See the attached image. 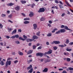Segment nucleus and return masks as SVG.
<instances>
[{
    "mask_svg": "<svg viewBox=\"0 0 73 73\" xmlns=\"http://www.w3.org/2000/svg\"><path fill=\"white\" fill-rule=\"evenodd\" d=\"M33 40H37V39H38V37L36 35H34L33 36Z\"/></svg>",
    "mask_w": 73,
    "mask_h": 73,
    "instance_id": "obj_4",
    "label": "nucleus"
},
{
    "mask_svg": "<svg viewBox=\"0 0 73 73\" xmlns=\"http://www.w3.org/2000/svg\"><path fill=\"white\" fill-rule=\"evenodd\" d=\"M42 48V47H41V46H40L37 49H38V50L39 49H41Z\"/></svg>",
    "mask_w": 73,
    "mask_h": 73,
    "instance_id": "obj_48",
    "label": "nucleus"
},
{
    "mask_svg": "<svg viewBox=\"0 0 73 73\" xmlns=\"http://www.w3.org/2000/svg\"><path fill=\"white\" fill-rule=\"evenodd\" d=\"M52 50H49V51H48L47 52H46L44 53V55L46 54H51L52 53Z\"/></svg>",
    "mask_w": 73,
    "mask_h": 73,
    "instance_id": "obj_3",
    "label": "nucleus"
},
{
    "mask_svg": "<svg viewBox=\"0 0 73 73\" xmlns=\"http://www.w3.org/2000/svg\"><path fill=\"white\" fill-rule=\"evenodd\" d=\"M18 54H19V55H20V56H23V53L22 52H21L20 51H19L18 52Z\"/></svg>",
    "mask_w": 73,
    "mask_h": 73,
    "instance_id": "obj_14",
    "label": "nucleus"
},
{
    "mask_svg": "<svg viewBox=\"0 0 73 73\" xmlns=\"http://www.w3.org/2000/svg\"><path fill=\"white\" fill-rule=\"evenodd\" d=\"M69 40L68 39H66V44H69Z\"/></svg>",
    "mask_w": 73,
    "mask_h": 73,
    "instance_id": "obj_34",
    "label": "nucleus"
},
{
    "mask_svg": "<svg viewBox=\"0 0 73 73\" xmlns=\"http://www.w3.org/2000/svg\"><path fill=\"white\" fill-rule=\"evenodd\" d=\"M73 45V42H71L69 43V45Z\"/></svg>",
    "mask_w": 73,
    "mask_h": 73,
    "instance_id": "obj_50",
    "label": "nucleus"
},
{
    "mask_svg": "<svg viewBox=\"0 0 73 73\" xmlns=\"http://www.w3.org/2000/svg\"><path fill=\"white\" fill-rule=\"evenodd\" d=\"M60 33H64V32H65L66 31L65 29H61L60 30Z\"/></svg>",
    "mask_w": 73,
    "mask_h": 73,
    "instance_id": "obj_19",
    "label": "nucleus"
},
{
    "mask_svg": "<svg viewBox=\"0 0 73 73\" xmlns=\"http://www.w3.org/2000/svg\"><path fill=\"white\" fill-rule=\"evenodd\" d=\"M15 9L17 11H19L20 10V6H18L15 8Z\"/></svg>",
    "mask_w": 73,
    "mask_h": 73,
    "instance_id": "obj_12",
    "label": "nucleus"
},
{
    "mask_svg": "<svg viewBox=\"0 0 73 73\" xmlns=\"http://www.w3.org/2000/svg\"><path fill=\"white\" fill-rule=\"evenodd\" d=\"M33 26L34 27V29H36L37 28V25L36 24H34L33 25Z\"/></svg>",
    "mask_w": 73,
    "mask_h": 73,
    "instance_id": "obj_6",
    "label": "nucleus"
},
{
    "mask_svg": "<svg viewBox=\"0 0 73 73\" xmlns=\"http://www.w3.org/2000/svg\"><path fill=\"white\" fill-rule=\"evenodd\" d=\"M6 16V15L5 14H2L1 15V17H5Z\"/></svg>",
    "mask_w": 73,
    "mask_h": 73,
    "instance_id": "obj_49",
    "label": "nucleus"
},
{
    "mask_svg": "<svg viewBox=\"0 0 73 73\" xmlns=\"http://www.w3.org/2000/svg\"><path fill=\"white\" fill-rule=\"evenodd\" d=\"M53 48L55 50H57L58 48L56 46H54L53 47Z\"/></svg>",
    "mask_w": 73,
    "mask_h": 73,
    "instance_id": "obj_33",
    "label": "nucleus"
},
{
    "mask_svg": "<svg viewBox=\"0 0 73 73\" xmlns=\"http://www.w3.org/2000/svg\"><path fill=\"white\" fill-rule=\"evenodd\" d=\"M8 30L9 32H10V31H11L12 30V29L11 28L8 29Z\"/></svg>",
    "mask_w": 73,
    "mask_h": 73,
    "instance_id": "obj_46",
    "label": "nucleus"
},
{
    "mask_svg": "<svg viewBox=\"0 0 73 73\" xmlns=\"http://www.w3.org/2000/svg\"><path fill=\"white\" fill-rule=\"evenodd\" d=\"M54 42L55 44H59L60 43V41H54Z\"/></svg>",
    "mask_w": 73,
    "mask_h": 73,
    "instance_id": "obj_9",
    "label": "nucleus"
},
{
    "mask_svg": "<svg viewBox=\"0 0 73 73\" xmlns=\"http://www.w3.org/2000/svg\"><path fill=\"white\" fill-rule=\"evenodd\" d=\"M29 21H25L24 22V23H25V24H29Z\"/></svg>",
    "mask_w": 73,
    "mask_h": 73,
    "instance_id": "obj_31",
    "label": "nucleus"
},
{
    "mask_svg": "<svg viewBox=\"0 0 73 73\" xmlns=\"http://www.w3.org/2000/svg\"><path fill=\"white\" fill-rule=\"evenodd\" d=\"M40 32L38 31L36 33V35L37 36H40Z\"/></svg>",
    "mask_w": 73,
    "mask_h": 73,
    "instance_id": "obj_30",
    "label": "nucleus"
},
{
    "mask_svg": "<svg viewBox=\"0 0 73 73\" xmlns=\"http://www.w3.org/2000/svg\"><path fill=\"white\" fill-rule=\"evenodd\" d=\"M48 23H49V24H52V21H48Z\"/></svg>",
    "mask_w": 73,
    "mask_h": 73,
    "instance_id": "obj_59",
    "label": "nucleus"
},
{
    "mask_svg": "<svg viewBox=\"0 0 73 73\" xmlns=\"http://www.w3.org/2000/svg\"><path fill=\"white\" fill-rule=\"evenodd\" d=\"M43 55H44L43 53H40V57H42V56H43Z\"/></svg>",
    "mask_w": 73,
    "mask_h": 73,
    "instance_id": "obj_41",
    "label": "nucleus"
},
{
    "mask_svg": "<svg viewBox=\"0 0 73 73\" xmlns=\"http://www.w3.org/2000/svg\"><path fill=\"white\" fill-rule=\"evenodd\" d=\"M66 50L67 51H68L69 52H70V51H72V49L71 48L68 49V48H67L66 49Z\"/></svg>",
    "mask_w": 73,
    "mask_h": 73,
    "instance_id": "obj_27",
    "label": "nucleus"
},
{
    "mask_svg": "<svg viewBox=\"0 0 73 73\" xmlns=\"http://www.w3.org/2000/svg\"><path fill=\"white\" fill-rule=\"evenodd\" d=\"M17 32V30H16V29H15V30H14L11 33V35H13V34H15V33H16Z\"/></svg>",
    "mask_w": 73,
    "mask_h": 73,
    "instance_id": "obj_10",
    "label": "nucleus"
},
{
    "mask_svg": "<svg viewBox=\"0 0 73 73\" xmlns=\"http://www.w3.org/2000/svg\"><path fill=\"white\" fill-rule=\"evenodd\" d=\"M23 37L25 38V39H27V36H25V35H23Z\"/></svg>",
    "mask_w": 73,
    "mask_h": 73,
    "instance_id": "obj_39",
    "label": "nucleus"
},
{
    "mask_svg": "<svg viewBox=\"0 0 73 73\" xmlns=\"http://www.w3.org/2000/svg\"><path fill=\"white\" fill-rule=\"evenodd\" d=\"M17 62H18V61L17 60H16L14 61V63L15 64H16Z\"/></svg>",
    "mask_w": 73,
    "mask_h": 73,
    "instance_id": "obj_52",
    "label": "nucleus"
},
{
    "mask_svg": "<svg viewBox=\"0 0 73 73\" xmlns=\"http://www.w3.org/2000/svg\"><path fill=\"white\" fill-rule=\"evenodd\" d=\"M64 29H66V30H68V31H71V29L68 28V27L66 26H65L64 27Z\"/></svg>",
    "mask_w": 73,
    "mask_h": 73,
    "instance_id": "obj_16",
    "label": "nucleus"
},
{
    "mask_svg": "<svg viewBox=\"0 0 73 73\" xmlns=\"http://www.w3.org/2000/svg\"><path fill=\"white\" fill-rule=\"evenodd\" d=\"M8 60H11V58H7V60L5 63V67H8V65H10L11 64V61L9 60L8 61Z\"/></svg>",
    "mask_w": 73,
    "mask_h": 73,
    "instance_id": "obj_1",
    "label": "nucleus"
},
{
    "mask_svg": "<svg viewBox=\"0 0 73 73\" xmlns=\"http://www.w3.org/2000/svg\"><path fill=\"white\" fill-rule=\"evenodd\" d=\"M60 33H61V31H60V30H59L58 31L56 32V34H59Z\"/></svg>",
    "mask_w": 73,
    "mask_h": 73,
    "instance_id": "obj_36",
    "label": "nucleus"
},
{
    "mask_svg": "<svg viewBox=\"0 0 73 73\" xmlns=\"http://www.w3.org/2000/svg\"><path fill=\"white\" fill-rule=\"evenodd\" d=\"M46 44L47 45H49V42H46Z\"/></svg>",
    "mask_w": 73,
    "mask_h": 73,
    "instance_id": "obj_53",
    "label": "nucleus"
},
{
    "mask_svg": "<svg viewBox=\"0 0 73 73\" xmlns=\"http://www.w3.org/2000/svg\"><path fill=\"white\" fill-rule=\"evenodd\" d=\"M48 70V69L47 68H45L43 70V72H47Z\"/></svg>",
    "mask_w": 73,
    "mask_h": 73,
    "instance_id": "obj_13",
    "label": "nucleus"
},
{
    "mask_svg": "<svg viewBox=\"0 0 73 73\" xmlns=\"http://www.w3.org/2000/svg\"><path fill=\"white\" fill-rule=\"evenodd\" d=\"M15 43L17 44H20V42L18 41H15Z\"/></svg>",
    "mask_w": 73,
    "mask_h": 73,
    "instance_id": "obj_37",
    "label": "nucleus"
},
{
    "mask_svg": "<svg viewBox=\"0 0 73 73\" xmlns=\"http://www.w3.org/2000/svg\"><path fill=\"white\" fill-rule=\"evenodd\" d=\"M33 68H32L30 70L28 71V73H32V72H33Z\"/></svg>",
    "mask_w": 73,
    "mask_h": 73,
    "instance_id": "obj_24",
    "label": "nucleus"
},
{
    "mask_svg": "<svg viewBox=\"0 0 73 73\" xmlns=\"http://www.w3.org/2000/svg\"><path fill=\"white\" fill-rule=\"evenodd\" d=\"M70 60H71V59H70V58H66L67 61H68V62H69V61H70Z\"/></svg>",
    "mask_w": 73,
    "mask_h": 73,
    "instance_id": "obj_28",
    "label": "nucleus"
},
{
    "mask_svg": "<svg viewBox=\"0 0 73 73\" xmlns=\"http://www.w3.org/2000/svg\"><path fill=\"white\" fill-rule=\"evenodd\" d=\"M12 15H11L8 16V17L9 18H11L12 17Z\"/></svg>",
    "mask_w": 73,
    "mask_h": 73,
    "instance_id": "obj_55",
    "label": "nucleus"
},
{
    "mask_svg": "<svg viewBox=\"0 0 73 73\" xmlns=\"http://www.w3.org/2000/svg\"><path fill=\"white\" fill-rule=\"evenodd\" d=\"M52 33H48V34L47 35V36H48V37H51V36H52Z\"/></svg>",
    "mask_w": 73,
    "mask_h": 73,
    "instance_id": "obj_18",
    "label": "nucleus"
},
{
    "mask_svg": "<svg viewBox=\"0 0 73 73\" xmlns=\"http://www.w3.org/2000/svg\"><path fill=\"white\" fill-rule=\"evenodd\" d=\"M10 38H15V36H13L10 37Z\"/></svg>",
    "mask_w": 73,
    "mask_h": 73,
    "instance_id": "obj_51",
    "label": "nucleus"
},
{
    "mask_svg": "<svg viewBox=\"0 0 73 73\" xmlns=\"http://www.w3.org/2000/svg\"><path fill=\"white\" fill-rule=\"evenodd\" d=\"M48 27H51V26L50 24H48Z\"/></svg>",
    "mask_w": 73,
    "mask_h": 73,
    "instance_id": "obj_61",
    "label": "nucleus"
},
{
    "mask_svg": "<svg viewBox=\"0 0 73 73\" xmlns=\"http://www.w3.org/2000/svg\"><path fill=\"white\" fill-rule=\"evenodd\" d=\"M8 22H10V23H13V22H12V21H11L10 20H8Z\"/></svg>",
    "mask_w": 73,
    "mask_h": 73,
    "instance_id": "obj_63",
    "label": "nucleus"
},
{
    "mask_svg": "<svg viewBox=\"0 0 73 73\" xmlns=\"http://www.w3.org/2000/svg\"><path fill=\"white\" fill-rule=\"evenodd\" d=\"M19 36L18 35H15V37L17 38H19Z\"/></svg>",
    "mask_w": 73,
    "mask_h": 73,
    "instance_id": "obj_35",
    "label": "nucleus"
},
{
    "mask_svg": "<svg viewBox=\"0 0 73 73\" xmlns=\"http://www.w3.org/2000/svg\"><path fill=\"white\" fill-rule=\"evenodd\" d=\"M67 12H68L67 14L68 15H70V12L69 11H67Z\"/></svg>",
    "mask_w": 73,
    "mask_h": 73,
    "instance_id": "obj_62",
    "label": "nucleus"
},
{
    "mask_svg": "<svg viewBox=\"0 0 73 73\" xmlns=\"http://www.w3.org/2000/svg\"><path fill=\"white\" fill-rule=\"evenodd\" d=\"M58 29H57L56 28H55L54 29H53V30L52 31V33H54L55 32V31H57Z\"/></svg>",
    "mask_w": 73,
    "mask_h": 73,
    "instance_id": "obj_23",
    "label": "nucleus"
},
{
    "mask_svg": "<svg viewBox=\"0 0 73 73\" xmlns=\"http://www.w3.org/2000/svg\"><path fill=\"white\" fill-rule=\"evenodd\" d=\"M59 71H61V70H63V69L62 68H59L58 69Z\"/></svg>",
    "mask_w": 73,
    "mask_h": 73,
    "instance_id": "obj_54",
    "label": "nucleus"
},
{
    "mask_svg": "<svg viewBox=\"0 0 73 73\" xmlns=\"http://www.w3.org/2000/svg\"><path fill=\"white\" fill-rule=\"evenodd\" d=\"M1 64V65H4L5 64V63L3 62V61L2 60L0 62V64Z\"/></svg>",
    "mask_w": 73,
    "mask_h": 73,
    "instance_id": "obj_22",
    "label": "nucleus"
},
{
    "mask_svg": "<svg viewBox=\"0 0 73 73\" xmlns=\"http://www.w3.org/2000/svg\"><path fill=\"white\" fill-rule=\"evenodd\" d=\"M30 13L29 14V16L30 17H32V16H33V15H34V13H33V12H30Z\"/></svg>",
    "mask_w": 73,
    "mask_h": 73,
    "instance_id": "obj_7",
    "label": "nucleus"
},
{
    "mask_svg": "<svg viewBox=\"0 0 73 73\" xmlns=\"http://www.w3.org/2000/svg\"><path fill=\"white\" fill-rule=\"evenodd\" d=\"M33 41V40L32 39H27V42H31V41Z\"/></svg>",
    "mask_w": 73,
    "mask_h": 73,
    "instance_id": "obj_15",
    "label": "nucleus"
},
{
    "mask_svg": "<svg viewBox=\"0 0 73 73\" xmlns=\"http://www.w3.org/2000/svg\"><path fill=\"white\" fill-rule=\"evenodd\" d=\"M45 10V9L44 8L42 7L41 8H40L39 11H38V13H41L42 12H44Z\"/></svg>",
    "mask_w": 73,
    "mask_h": 73,
    "instance_id": "obj_2",
    "label": "nucleus"
},
{
    "mask_svg": "<svg viewBox=\"0 0 73 73\" xmlns=\"http://www.w3.org/2000/svg\"><path fill=\"white\" fill-rule=\"evenodd\" d=\"M32 52H33V50H30L27 52V54H31Z\"/></svg>",
    "mask_w": 73,
    "mask_h": 73,
    "instance_id": "obj_8",
    "label": "nucleus"
},
{
    "mask_svg": "<svg viewBox=\"0 0 73 73\" xmlns=\"http://www.w3.org/2000/svg\"><path fill=\"white\" fill-rule=\"evenodd\" d=\"M65 27V26L64 25H62L61 26V28H64V27Z\"/></svg>",
    "mask_w": 73,
    "mask_h": 73,
    "instance_id": "obj_58",
    "label": "nucleus"
},
{
    "mask_svg": "<svg viewBox=\"0 0 73 73\" xmlns=\"http://www.w3.org/2000/svg\"><path fill=\"white\" fill-rule=\"evenodd\" d=\"M51 61L50 59H47V60L45 61V62L46 63L48 62H50Z\"/></svg>",
    "mask_w": 73,
    "mask_h": 73,
    "instance_id": "obj_25",
    "label": "nucleus"
},
{
    "mask_svg": "<svg viewBox=\"0 0 73 73\" xmlns=\"http://www.w3.org/2000/svg\"><path fill=\"white\" fill-rule=\"evenodd\" d=\"M54 2L55 3H56V4H58L59 3V2H58V0H54Z\"/></svg>",
    "mask_w": 73,
    "mask_h": 73,
    "instance_id": "obj_32",
    "label": "nucleus"
},
{
    "mask_svg": "<svg viewBox=\"0 0 73 73\" xmlns=\"http://www.w3.org/2000/svg\"><path fill=\"white\" fill-rule=\"evenodd\" d=\"M68 69L70 70H73V68H72L71 67H69L68 68Z\"/></svg>",
    "mask_w": 73,
    "mask_h": 73,
    "instance_id": "obj_40",
    "label": "nucleus"
},
{
    "mask_svg": "<svg viewBox=\"0 0 73 73\" xmlns=\"http://www.w3.org/2000/svg\"><path fill=\"white\" fill-rule=\"evenodd\" d=\"M59 46L60 47H64L65 46H64V45L62 44V45H59Z\"/></svg>",
    "mask_w": 73,
    "mask_h": 73,
    "instance_id": "obj_47",
    "label": "nucleus"
},
{
    "mask_svg": "<svg viewBox=\"0 0 73 73\" xmlns=\"http://www.w3.org/2000/svg\"><path fill=\"white\" fill-rule=\"evenodd\" d=\"M0 28H1H1L3 27V25L1 23H0Z\"/></svg>",
    "mask_w": 73,
    "mask_h": 73,
    "instance_id": "obj_43",
    "label": "nucleus"
},
{
    "mask_svg": "<svg viewBox=\"0 0 73 73\" xmlns=\"http://www.w3.org/2000/svg\"><path fill=\"white\" fill-rule=\"evenodd\" d=\"M19 40H22V41H25V39L24 38H22L21 37H19Z\"/></svg>",
    "mask_w": 73,
    "mask_h": 73,
    "instance_id": "obj_21",
    "label": "nucleus"
},
{
    "mask_svg": "<svg viewBox=\"0 0 73 73\" xmlns=\"http://www.w3.org/2000/svg\"><path fill=\"white\" fill-rule=\"evenodd\" d=\"M31 5V8H33L34 6H35V5L34 4V3H33V4H32Z\"/></svg>",
    "mask_w": 73,
    "mask_h": 73,
    "instance_id": "obj_44",
    "label": "nucleus"
},
{
    "mask_svg": "<svg viewBox=\"0 0 73 73\" xmlns=\"http://www.w3.org/2000/svg\"><path fill=\"white\" fill-rule=\"evenodd\" d=\"M36 46L35 45H33V49H36Z\"/></svg>",
    "mask_w": 73,
    "mask_h": 73,
    "instance_id": "obj_42",
    "label": "nucleus"
},
{
    "mask_svg": "<svg viewBox=\"0 0 73 73\" xmlns=\"http://www.w3.org/2000/svg\"><path fill=\"white\" fill-rule=\"evenodd\" d=\"M69 53L68 52H64V55H65V56L66 55V56H68V55H69Z\"/></svg>",
    "mask_w": 73,
    "mask_h": 73,
    "instance_id": "obj_26",
    "label": "nucleus"
},
{
    "mask_svg": "<svg viewBox=\"0 0 73 73\" xmlns=\"http://www.w3.org/2000/svg\"><path fill=\"white\" fill-rule=\"evenodd\" d=\"M32 45V43H29V46H31Z\"/></svg>",
    "mask_w": 73,
    "mask_h": 73,
    "instance_id": "obj_60",
    "label": "nucleus"
},
{
    "mask_svg": "<svg viewBox=\"0 0 73 73\" xmlns=\"http://www.w3.org/2000/svg\"><path fill=\"white\" fill-rule=\"evenodd\" d=\"M21 2L22 4H25V3H27V1H25L21 0Z\"/></svg>",
    "mask_w": 73,
    "mask_h": 73,
    "instance_id": "obj_17",
    "label": "nucleus"
},
{
    "mask_svg": "<svg viewBox=\"0 0 73 73\" xmlns=\"http://www.w3.org/2000/svg\"><path fill=\"white\" fill-rule=\"evenodd\" d=\"M7 5L8 6H10L11 7V6H12V5H14V3H10L7 4Z\"/></svg>",
    "mask_w": 73,
    "mask_h": 73,
    "instance_id": "obj_5",
    "label": "nucleus"
},
{
    "mask_svg": "<svg viewBox=\"0 0 73 73\" xmlns=\"http://www.w3.org/2000/svg\"><path fill=\"white\" fill-rule=\"evenodd\" d=\"M65 16V13H63L61 15V16L62 17H63V16Z\"/></svg>",
    "mask_w": 73,
    "mask_h": 73,
    "instance_id": "obj_64",
    "label": "nucleus"
},
{
    "mask_svg": "<svg viewBox=\"0 0 73 73\" xmlns=\"http://www.w3.org/2000/svg\"><path fill=\"white\" fill-rule=\"evenodd\" d=\"M46 19L45 18V17H42L40 19V20L41 21H44Z\"/></svg>",
    "mask_w": 73,
    "mask_h": 73,
    "instance_id": "obj_20",
    "label": "nucleus"
},
{
    "mask_svg": "<svg viewBox=\"0 0 73 73\" xmlns=\"http://www.w3.org/2000/svg\"><path fill=\"white\" fill-rule=\"evenodd\" d=\"M30 20V19L29 18H25L24 19V20Z\"/></svg>",
    "mask_w": 73,
    "mask_h": 73,
    "instance_id": "obj_38",
    "label": "nucleus"
},
{
    "mask_svg": "<svg viewBox=\"0 0 73 73\" xmlns=\"http://www.w3.org/2000/svg\"><path fill=\"white\" fill-rule=\"evenodd\" d=\"M59 6L60 8H64V7L63 6H62L61 5H59Z\"/></svg>",
    "mask_w": 73,
    "mask_h": 73,
    "instance_id": "obj_45",
    "label": "nucleus"
},
{
    "mask_svg": "<svg viewBox=\"0 0 73 73\" xmlns=\"http://www.w3.org/2000/svg\"><path fill=\"white\" fill-rule=\"evenodd\" d=\"M36 56L37 57L38 56H40V53H37L36 54Z\"/></svg>",
    "mask_w": 73,
    "mask_h": 73,
    "instance_id": "obj_29",
    "label": "nucleus"
},
{
    "mask_svg": "<svg viewBox=\"0 0 73 73\" xmlns=\"http://www.w3.org/2000/svg\"><path fill=\"white\" fill-rule=\"evenodd\" d=\"M29 67L30 68V69H31L32 68H32V65H30L29 66Z\"/></svg>",
    "mask_w": 73,
    "mask_h": 73,
    "instance_id": "obj_57",
    "label": "nucleus"
},
{
    "mask_svg": "<svg viewBox=\"0 0 73 73\" xmlns=\"http://www.w3.org/2000/svg\"><path fill=\"white\" fill-rule=\"evenodd\" d=\"M65 3L67 5H68V7H71V5H70V4H69V3L68 2H67V1L65 0Z\"/></svg>",
    "mask_w": 73,
    "mask_h": 73,
    "instance_id": "obj_11",
    "label": "nucleus"
},
{
    "mask_svg": "<svg viewBox=\"0 0 73 73\" xmlns=\"http://www.w3.org/2000/svg\"><path fill=\"white\" fill-rule=\"evenodd\" d=\"M21 29H19L18 30V31L19 32H21Z\"/></svg>",
    "mask_w": 73,
    "mask_h": 73,
    "instance_id": "obj_56",
    "label": "nucleus"
}]
</instances>
